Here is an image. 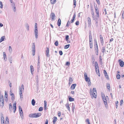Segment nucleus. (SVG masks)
I'll return each mask as SVG.
<instances>
[{
  "mask_svg": "<svg viewBox=\"0 0 124 124\" xmlns=\"http://www.w3.org/2000/svg\"><path fill=\"white\" fill-rule=\"evenodd\" d=\"M41 115V114L40 113H35L30 114L29 115V116L31 118H36L39 117Z\"/></svg>",
  "mask_w": 124,
  "mask_h": 124,
  "instance_id": "nucleus-1",
  "label": "nucleus"
},
{
  "mask_svg": "<svg viewBox=\"0 0 124 124\" xmlns=\"http://www.w3.org/2000/svg\"><path fill=\"white\" fill-rule=\"evenodd\" d=\"M101 96L104 104L105 105V106H106V105H107V103L106 97L105 95H103V93L101 95Z\"/></svg>",
  "mask_w": 124,
  "mask_h": 124,
  "instance_id": "nucleus-2",
  "label": "nucleus"
},
{
  "mask_svg": "<svg viewBox=\"0 0 124 124\" xmlns=\"http://www.w3.org/2000/svg\"><path fill=\"white\" fill-rule=\"evenodd\" d=\"M91 13L92 15V17L93 19V20H95L96 22V25L97 24V17H96L95 18L94 13L93 11V10H92V11H91Z\"/></svg>",
  "mask_w": 124,
  "mask_h": 124,
  "instance_id": "nucleus-3",
  "label": "nucleus"
},
{
  "mask_svg": "<svg viewBox=\"0 0 124 124\" xmlns=\"http://www.w3.org/2000/svg\"><path fill=\"white\" fill-rule=\"evenodd\" d=\"M32 54L34 56L35 54V45L34 43H33L32 47Z\"/></svg>",
  "mask_w": 124,
  "mask_h": 124,
  "instance_id": "nucleus-4",
  "label": "nucleus"
},
{
  "mask_svg": "<svg viewBox=\"0 0 124 124\" xmlns=\"http://www.w3.org/2000/svg\"><path fill=\"white\" fill-rule=\"evenodd\" d=\"M89 42H91V41H93V39L91 31H89Z\"/></svg>",
  "mask_w": 124,
  "mask_h": 124,
  "instance_id": "nucleus-5",
  "label": "nucleus"
},
{
  "mask_svg": "<svg viewBox=\"0 0 124 124\" xmlns=\"http://www.w3.org/2000/svg\"><path fill=\"white\" fill-rule=\"evenodd\" d=\"M11 5L12 6V8L14 12H16V9L15 3H11Z\"/></svg>",
  "mask_w": 124,
  "mask_h": 124,
  "instance_id": "nucleus-6",
  "label": "nucleus"
},
{
  "mask_svg": "<svg viewBox=\"0 0 124 124\" xmlns=\"http://www.w3.org/2000/svg\"><path fill=\"white\" fill-rule=\"evenodd\" d=\"M24 85L23 84H22L21 87H20L19 88V93H22L24 91Z\"/></svg>",
  "mask_w": 124,
  "mask_h": 124,
  "instance_id": "nucleus-7",
  "label": "nucleus"
},
{
  "mask_svg": "<svg viewBox=\"0 0 124 124\" xmlns=\"http://www.w3.org/2000/svg\"><path fill=\"white\" fill-rule=\"evenodd\" d=\"M90 96L92 99L96 98L97 96V93H90Z\"/></svg>",
  "mask_w": 124,
  "mask_h": 124,
  "instance_id": "nucleus-8",
  "label": "nucleus"
},
{
  "mask_svg": "<svg viewBox=\"0 0 124 124\" xmlns=\"http://www.w3.org/2000/svg\"><path fill=\"white\" fill-rule=\"evenodd\" d=\"M4 105V100H0V106L1 108H2Z\"/></svg>",
  "mask_w": 124,
  "mask_h": 124,
  "instance_id": "nucleus-9",
  "label": "nucleus"
},
{
  "mask_svg": "<svg viewBox=\"0 0 124 124\" xmlns=\"http://www.w3.org/2000/svg\"><path fill=\"white\" fill-rule=\"evenodd\" d=\"M118 62L120 66L121 67H123L124 66V62L123 61H122L120 59L119 60Z\"/></svg>",
  "mask_w": 124,
  "mask_h": 124,
  "instance_id": "nucleus-10",
  "label": "nucleus"
},
{
  "mask_svg": "<svg viewBox=\"0 0 124 124\" xmlns=\"http://www.w3.org/2000/svg\"><path fill=\"white\" fill-rule=\"evenodd\" d=\"M50 19L52 20H53L54 19V13H52L50 15Z\"/></svg>",
  "mask_w": 124,
  "mask_h": 124,
  "instance_id": "nucleus-11",
  "label": "nucleus"
},
{
  "mask_svg": "<svg viewBox=\"0 0 124 124\" xmlns=\"http://www.w3.org/2000/svg\"><path fill=\"white\" fill-rule=\"evenodd\" d=\"M94 41L95 42V44H96V47L95 48V51L97 52V55H98V46L97 45V43L96 41V40H94Z\"/></svg>",
  "mask_w": 124,
  "mask_h": 124,
  "instance_id": "nucleus-12",
  "label": "nucleus"
},
{
  "mask_svg": "<svg viewBox=\"0 0 124 124\" xmlns=\"http://www.w3.org/2000/svg\"><path fill=\"white\" fill-rule=\"evenodd\" d=\"M87 20L88 22V25L89 26L91 25V19L89 17H88L87 18Z\"/></svg>",
  "mask_w": 124,
  "mask_h": 124,
  "instance_id": "nucleus-13",
  "label": "nucleus"
},
{
  "mask_svg": "<svg viewBox=\"0 0 124 124\" xmlns=\"http://www.w3.org/2000/svg\"><path fill=\"white\" fill-rule=\"evenodd\" d=\"M45 52L46 56L48 57L49 56V49L47 47H46L45 50Z\"/></svg>",
  "mask_w": 124,
  "mask_h": 124,
  "instance_id": "nucleus-14",
  "label": "nucleus"
},
{
  "mask_svg": "<svg viewBox=\"0 0 124 124\" xmlns=\"http://www.w3.org/2000/svg\"><path fill=\"white\" fill-rule=\"evenodd\" d=\"M96 72L99 76H100V74L99 71V68H95Z\"/></svg>",
  "mask_w": 124,
  "mask_h": 124,
  "instance_id": "nucleus-15",
  "label": "nucleus"
},
{
  "mask_svg": "<svg viewBox=\"0 0 124 124\" xmlns=\"http://www.w3.org/2000/svg\"><path fill=\"white\" fill-rule=\"evenodd\" d=\"M100 37L101 44L102 45L104 43L103 39V37L101 35H100Z\"/></svg>",
  "mask_w": 124,
  "mask_h": 124,
  "instance_id": "nucleus-16",
  "label": "nucleus"
},
{
  "mask_svg": "<svg viewBox=\"0 0 124 124\" xmlns=\"http://www.w3.org/2000/svg\"><path fill=\"white\" fill-rule=\"evenodd\" d=\"M103 73L104 75L105 78L107 79H108V75L107 73L105 70H104Z\"/></svg>",
  "mask_w": 124,
  "mask_h": 124,
  "instance_id": "nucleus-17",
  "label": "nucleus"
},
{
  "mask_svg": "<svg viewBox=\"0 0 124 124\" xmlns=\"http://www.w3.org/2000/svg\"><path fill=\"white\" fill-rule=\"evenodd\" d=\"M34 32L35 38L36 39H37L38 35V31H36V30L35 31H34Z\"/></svg>",
  "mask_w": 124,
  "mask_h": 124,
  "instance_id": "nucleus-18",
  "label": "nucleus"
},
{
  "mask_svg": "<svg viewBox=\"0 0 124 124\" xmlns=\"http://www.w3.org/2000/svg\"><path fill=\"white\" fill-rule=\"evenodd\" d=\"M30 70L32 75L33 74L32 72L34 70V69L33 66L31 65L30 66Z\"/></svg>",
  "mask_w": 124,
  "mask_h": 124,
  "instance_id": "nucleus-19",
  "label": "nucleus"
},
{
  "mask_svg": "<svg viewBox=\"0 0 124 124\" xmlns=\"http://www.w3.org/2000/svg\"><path fill=\"white\" fill-rule=\"evenodd\" d=\"M69 85H70L71 84L73 81L71 77H70L69 78Z\"/></svg>",
  "mask_w": 124,
  "mask_h": 124,
  "instance_id": "nucleus-20",
  "label": "nucleus"
},
{
  "mask_svg": "<svg viewBox=\"0 0 124 124\" xmlns=\"http://www.w3.org/2000/svg\"><path fill=\"white\" fill-rule=\"evenodd\" d=\"M6 39L5 38V36L2 37L0 39V43L2 42V41L5 40Z\"/></svg>",
  "mask_w": 124,
  "mask_h": 124,
  "instance_id": "nucleus-21",
  "label": "nucleus"
},
{
  "mask_svg": "<svg viewBox=\"0 0 124 124\" xmlns=\"http://www.w3.org/2000/svg\"><path fill=\"white\" fill-rule=\"evenodd\" d=\"M76 85V84H73L70 87L71 89V90H73L74 89Z\"/></svg>",
  "mask_w": 124,
  "mask_h": 124,
  "instance_id": "nucleus-22",
  "label": "nucleus"
},
{
  "mask_svg": "<svg viewBox=\"0 0 124 124\" xmlns=\"http://www.w3.org/2000/svg\"><path fill=\"white\" fill-rule=\"evenodd\" d=\"M19 112L21 118H22V119H23V111H22V112L21 111H20V112Z\"/></svg>",
  "mask_w": 124,
  "mask_h": 124,
  "instance_id": "nucleus-23",
  "label": "nucleus"
},
{
  "mask_svg": "<svg viewBox=\"0 0 124 124\" xmlns=\"http://www.w3.org/2000/svg\"><path fill=\"white\" fill-rule=\"evenodd\" d=\"M69 100L70 101H74V99L72 98L71 97L69 96Z\"/></svg>",
  "mask_w": 124,
  "mask_h": 124,
  "instance_id": "nucleus-24",
  "label": "nucleus"
},
{
  "mask_svg": "<svg viewBox=\"0 0 124 124\" xmlns=\"http://www.w3.org/2000/svg\"><path fill=\"white\" fill-rule=\"evenodd\" d=\"M9 120L8 117H7L6 118V120L5 121V124H9Z\"/></svg>",
  "mask_w": 124,
  "mask_h": 124,
  "instance_id": "nucleus-25",
  "label": "nucleus"
},
{
  "mask_svg": "<svg viewBox=\"0 0 124 124\" xmlns=\"http://www.w3.org/2000/svg\"><path fill=\"white\" fill-rule=\"evenodd\" d=\"M61 20L60 18H59L57 21V24L58 26H60L61 24Z\"/></svg>",
  "mask_w": 124,
  "mask_h": 124,
  "instance_id": "nucleus-26",
  "label": "nucleus"
},
{
  "mask_svg": "<svg viewBox=\"0 0 124 124\" xmlns=\"http://www.w3.org/2000/svg\"><path fill=\"white\" fill-rule=\"evenodd\" d=\"M11 95L12 96L11 100L12 101H14V99L15 98V96L14 93H10Z\"/></svg>",
  "mask_w": 124,
  "mask_h": 124,
  "instance_id": "nucleus-27",
  "label": "nucleus"
},
{
  "mask_svg": "<svg viewBox=\"0 0 124 124\" xmlns=\"http://www.w3.org/2000/svg\"><path fill=\"white\" fill-rule=\"evenodd\" d=\"M89 46L91 48H92L93 47V41L89 42Z\"/></svg>",
  "mask_w": 124,
  "mask_h": 124,
  "instance_id": "nucleus-28",
  "label": "nucleus"
},
{
  "mask_svg": "<svg viewBox=\"0 0 124 124\" xmlns=\"http://www.w3.org/2000/svg\"><path fill=\"white\" fill-rule=\"evenodd\" d=\"M101 51L102 53H103L105 52L106 50L105 49V47L104 46H103L102 47Z\"/></svg>",
  "mask_w": 124,
  "mask_h": 124,
  "instance_id": "nucleus-29",
  "label": "nucleus"
},
{
  "mask_svg": "<svg viewBox=\"0 0 124 124\" xmlns=\"http://www.w3.org/2000/svg\"><path fill=\"white\" fill-rule=\"evenodd\" d=\"M94 8L95 10V12L96 14L99 13L98 9L97 7H95Z\"/></svg>",
  "mask_w": 124,
  "mask_h": 124,
  "instance_id": "nucleus-30",
  "label": "nucleus"
},
{
  "mask_svg": "<svg viewBox=\"0 0 124 124\" xmlns=\"http://www.w3.org/2000/svg\"><path fill=\"white\" fill-rule=\"evenodd\" d=\"M95 68H99V66H98V64L97 62H95Z\"/></svg>",
  "mask_w": 124,
  "mask_h": 124,
  "instance_id": "nucleus-31",
  "label": "nucleus"
},
{
  "mask_svg": "<svg viewBox=\"0 0 124 124\" xmlns=\"http://www.w3.org/2000/svg\"><path fill=\"white\" fill-rule=\"evenodd\" d=\"M35 101L34 99H32L31 101V104L33 106H34L35 105Z\"/></svg>",
  "mask_w": 124,
  "mask_h": 124,
  "instance_id": "nucleus-32",
  "label": "nucleus"
},
{
  "mask_svg": "<svg viewBox=\"0 0 124 124\" xmlns=\"http://www.w3.org/2000/svg\"><path fill=\"white\" fill-rule=\"evenodd\" d=\"M66 108H67V109L68 110L70 111V107L69 106V104H66Z\"/></svg>",
  "mask_w": 124,
  "mask_h": 124,
  "instance_id": "nucleus-33",
  "label": "nucleus"
},
{
  "mask_svg": "<svg viewBox=\"0 0 124 124\" xmlns=\"http://www.w3.org/2000/svg\"><path fill=\"white\" fill-rule=\"evenodd\" d=\"M3 54L4 59L5 60L6 59H7L6 55L5 53V52H3Z\"/></svg>",
  "mask_w": 124,
  "mask_h": 124,
  "instance_id": "nucleus-34",
  "label": "nucleus"
},
{
  "mask_svg": "<svg viewBox=\"0 0 124 124\" xmlns=\"http://www.w3.org/2000/svg\"><path fill=\"white\" fill-rule=\"evenodd\" d=\"M3 118H1V122L2 124H5L4 120V118L2 117Z\"/></svg>",
  "mask_w": 124,
  "mask_h": 124,
  "instance_id": "nucleus-35",
  "label": "nucleus"
},
{
  "mask_svg": "<svg viewBox=\"0 0 124 124\" xmlns=\"http://www.w3.org/2000/svg\"><path fill=\"white\" fill-rule=\"evenodd\" d=\"M70 46V44L64 46V48L65 49H67Z\"/></svg>",
  "mask_w": 124,
  "mask_h": 124,
  "instance_id": "nucleus-36",
  "label": "nucleus"
},
{
  "mask_svg": "<svg viewBox=\"0 0 124 124\" xmlns=\"http://www.w3.org/2000/svg\"><path fill=\"white\" fill-rule=\"evenodd\" d=\"M9 108L10 111H11V110L12 108V105L11 103H10L9 105Z\"/></svg>",
  "mask_w": 124,
  "mask_h": 124,
  "instance_id": "nucleus-37",
  "label": "nucleus"
},
{
  "mask_svg": "<svg viewBox=\"0 0 124 124\" xmlns=\"http://www.w3.org/2000/svg\"><path fill=\"white\" fill-rule=\"evenodd\" d=\"M25 27L27 30L28 31L29 30V26L28 24H25Z\"/></svg>",
  "mask_w": 124,
  "mask_h": 124,
  "instance_id": "nucleus-38",
  "label": "nucleus"
},
{
  "mask_svg": "<svg viewBox=\"0 0 124 124\" xmlns=\"http://www.w3.org/2000/svg\"><path fill=\"white\" fill-rule=\"evenodd\" d=\"M72 111L73 112H74V109L75 108V105H74V104L73 103L72 104Z\"/></svg>",
  "mask_w": 124,
  "mask_h": 124,
  "instance_id": "nucleus-39",
  "label": "nucleus"
},
{
  "mask_svg": "<svg viewBox=\"0 0 124 124\" xmlns=\"http://www.w3.org/2000/svg\"><path fill=\"white\" fill-rule=\"evenodd\" d=\"M9 51L10 53H11L12 51V48L11 46H9Z\"/></svg>",
  "mask_w": 124,
  "mask_h": 124,
  "instance_id": "nucleus-40",
  "label": "nucleus"
},
{
  "mask_svg": "<svg viewBox=\"0 0 124 124\" xmlns=\"http://www.w3.org/2000/svg\"><path fill=\"white\" fill-rule=\"evenodd\" d=\"M85 79L86 82L88 81V82H89L90 81V79L88 77H87V78H85Z\"/></svg>",
  "mask_w": 124,
  "mask_h": 124,
  "instance_id": "nucleus-41",
  "label": "nucleus"
},
{
  "mask_svg": "<svg viewBox=\"0 0 124 124\" xmlns=\"http://www.w3.org/2000/svg\"><path fill=\"white\" fill-rule=\"evenodd\" d=\"M85 122L87 123L88 124H90L89 119H88L87 118L85 120Z\"/></svg>",
  "mask_w": 124,
  "mask_h": 124,
  "instance_id": "nucleus-42",
  "label": "nucleus"
},
{
  "mask_svg": "<svg viewBox=\"0 0 124 124\" xmlns=\"http://www.w3.org/2000/svg\"><path fill=\"white\" fill-rule=\"evenodd\" d=\"M5 97L6 98V100H8V95L7 93H5Z\"/></svg>",
  "mask_w": 124,
  "mask_h": 124,
  "instance_id": "nucleus-43",
  "label": "nucleus"
},
{
  "mask_svg": "<svg viewBox=\"0 0 124 124\" xmlns=\"http://www.w3.org/2000/svg\"><path fill=\"white\" fill-rule=\"evenodd\" d=\"M73 4L74 6V8H75L76 6V0H73Z\"/></svg>",
  "mask_w": 124,
  "mask_h": 124,
  "instance_id": "nucleus-44",
  "label": "nucleus"
},
{
  "mask_svg": "<svg viewBox=\"0 0 124 124\" xmlns=\"http://www.w3.org/2000/svg\"><path fill=\"white\" fill-rule=\"evenodd\" d=\"M43 108L42 107H40L39 109V111H41L43 110Z\"/></svg>",
  "mask_w": 124,
  "mask_h": 124,
  "instance_id": "nucleus-45",
  "label": "nucleus"
},
{
  "mask_svg": "<svg viewBox=\"0 0 124 124\" xmlns=\"http://www.w3.org/2000/svg\"><path fill=\"white\" fill-rule=\"evenodd\" d=\"M120 75H119L118 74L116 75L117 78L118 79H119L120 78Z\"/></svg>",
  "mask_w": 124,
  "mask_h": 124,
  "instance_id": "nucleus-46",
  "label": "nucleus"
},
{
  "mask_svg": "<svg viewBox=\"0 0 124 124\" xmlns=\"http://www.w3.org/2000/svg\"><path fill=\"white\" fill-rule=\"evenodd\" d=\"M58 45V41H56L55 42V45L56 46H57Z\"/></svg>",
  "mask_w": 124,
  "mask_h": 124,
  "instance_id": "nucleus-47",
  "label": "nucleus"
},
{
  "mask_svg": "<svg viewBox=\"0 0 124 124\" xmlns=\"http://www.w3.org/2000/svg\"><path fill=\"white\" fill-rule=\"evenodd\" d=\"M84 77L85 78H87V77H87V74L86 73H84Z\"/></svg>",
  "mask_w": 124,
  "mask_h": 124,
  "instance_id": "nucleus-48",
  "label": "nucleus"
},
{
  "mask_svg": "<svg viewBox=\"0 0 124 124\" xmlns=\"http://www.w3.org/2000/svg\"><path fill=\"white\" fill-rule=\"evenodd\" d=\"M0 5H1V6H0V8H2L3 5L2 4V3L1 1H0Z\"/></svg>",
  "mask_w": 124,
  "mask_h": 124,
  "instance_id": "nucleus-49",
  "label": "nucleus"
},
{
  "mask_svg": "<svg viewBox=\"0 0 124 124\" xmlns=\"http://www.w3.org/2000/svg\"><path fill=\"white\" fill-rule=\"evenodd\" d=\"M69 36L68 35H67L65 37V39L66 41H67L69 39Z\"/></svg>",
  "mask_w": 124,
  "mask_h": 124,
  "instance_id": "nucleus-50",
  "label": "nucleus"
},
{
  "mask_svg": "<svg viewBox=\"0 0 124 124\" xmlns=\"http://www.w3.org/2000/svg\"><path fill=\"white\" fill-rule=\"evenodd\" d=\"M94 92L97 93V91L96 88H93V93Z\"/></svg>",
  "mask_w": 124,
  "mask_h": 124,
  "instance_id": "nucleus-51",
  "label": "nucleus"
},
{
  "mask_svg": "<svg viewBox=\"0 0 124 124\" xmlns=\"http://www.w3.org/2000/svg\"><path fill=\"white\" fill-rule=\"evenodd\" d=\"M19 112H20V111H21L22 112V111H23L21 107L20 106H19Z\"/></svg>",
  "mask_w": 124,
  "mask_h": 124,
  "instance_id": "nucleus-52",
  "label": "nucleus"
},
{
  "mask_svg": "<svg viewBox=\"0 0 124 124\" xmlns=\"http://www.w3.org/2000/svg\"><path fill=\"white\" fill-rule=\"evenodd\" d=\"M40 61H38V69L40 68Z\"/></svg>",
  "mask_w": 124,
  "mask_h": 124,
  "instance_id": "nucleus-53",
  "label": "nucleus"
},
{
  "mask_svg": "<svg viewBox=\"0 0 124 124\" xmlns=\"http://www.w3.org/2000/svg\"><path fill=\"white\" fill-rule=\"evenodd\" d=\"M13 109H14V108H16V103H15L13 104Z\"/></svg>",
  "mask_w": 124,
  "mask_h": 124,
  "instance_id": "nucleus-54",
  "label": "nucleus"
},
{
  "mask_svg": "<svg viewBox=\"0 0 124 124\" xmlns=\"http://www.w3.org/2000/svg\"><path fill=\"white\" fill-rule=\"evenodd\" d=\"M116 108H117L118 105V102L117 101L116 102Z\"/></svg>",
  "mask_w": 124,
  "mask_h": 124,
  "instance_id": "nucleus-55",
  "label": "nucleus"
},
{
  "mask_svg": "<svg viewBox=\"0 0 124 124\" xmlns=\"http://www.w3.org/2000/svg\"><path fill=\"white\" fill-rule=\"evenodd\" d=\"M59 53L60 55H62L63 54V53L62 51H59Z\"/></svg>",
  "mask_w": 124,
  "mask_h": 124,
  "instance_id": "nucleus-56",
  "label": "nucleus"
},
{
  "mask_svg": "<svg viewBox=\"0 0 124 124\" xmlns=\"http://www.w3.org/2000/svg\"><path fill=\"white\" fill-rule=\"evenodd\" d=\"M50 2L52 4H53L54 3V0H51Z\"/></svg>",
  "mask_w": 124,
  "mask_h": 124,
  "instance_id": "nucleus-57",
  "label": "nucleus"
},
{
  "mask_svg": "<svg viewBox=\"0 0 124 124\" xmlns=\"http://www.w3.org/2000/svg\"><path fill=\"white\" fill-rule=\"evenodd\" d=\"M107 88L108 89L110 88V85L109 84H107Z\"/></svg>",
  "mask_w": 124,
  "mask_h": 124,
  "instance_id": "nucleus-58",
  "label": "nucleus"
},
{
  "mask_svg": "<svg viewBox=\"0 0 124 124\" xmlns=\"http://www.w3.org/2000/svg\"><path fill=\"white\" fill-rule=\"evenodd\" d=\"M70 62H66V65L67 66H69L70 65Z\"/></svg>",
  "mask_w": 124,
  "mask_h": 124,
  "instance_id": "nucleus-59",
  "label": "nucleus"
},
{
  "mask_svg": "<svg viewBox=\"0 0 124 124\" xmlns=\"http://www.w3.org/2000/svg\"><path fill=\"white\" fill-rule=\"evenodd\" d=\"M75 24L76 25H78L79 24V21H77L75 23Z\"/></svg>",
  "mask_w": 124,
  "mask_h": 124,
  "instance_id": "nucleus-60",
  "label": "nucleus"
},
{
  "mask_svg": "<svg viewBox=\"0 0 124 124\" xmlns=\"http://www.w3.org/2000/svg\"><path fill=\"white\" fill-rule=\"evenodd\" d=\"M4 100L3 99V95H1V96L0 98V100Z\"/></svg>",
  "mask_w": 124,
  "mask_h": 124,
  "instance_id": "nucleus-61",
  "label": "nucleus"
},
{
  "mask_svg": "<svg viewBox=\"0 0 124 124\" xmlns=\"http://www.w3.org/2000/svg\"><path fill=\"white\" fill-rule=\"evenodd\" d=\"M48 119L46 120V121L45 122V124H48Z\"/></svg>",
  "mask_w": 124,
  "mask_h": 124,
  "instance_id": "nucleus-62",
  "label": "nucleus"
},
{
  "mask_svg": "<svg viewBox=\"0 0 124 124\" xmlns=\"http://www.w3.org/2000/svg\"><path fill=\"white\" fill-rule=\"evenodd\" d=\"M20 94L21 99V98H23V93H20Z\"/></svg>",
  "mask_w": 124,
  "mask_h": 124,
  "instance_id": "nucleus-63",
  "label": "nucleus"
},
{
  "mask_svg": "<svg viewBox=\"0 0 124 124\" xmlns=\"http://www.w3.org/2000/svg\"><path fill=\"white\" fill-rule=\"evenodd\" d=\"M58 116L59 117H60L61 116V113L60 111H58Z\"/></svg>",
  "mask_w": 124,
  "mask_h": 124,
  "instance_id": "nucleus-64",
  "label": "nucleus"
}]
</instances>
